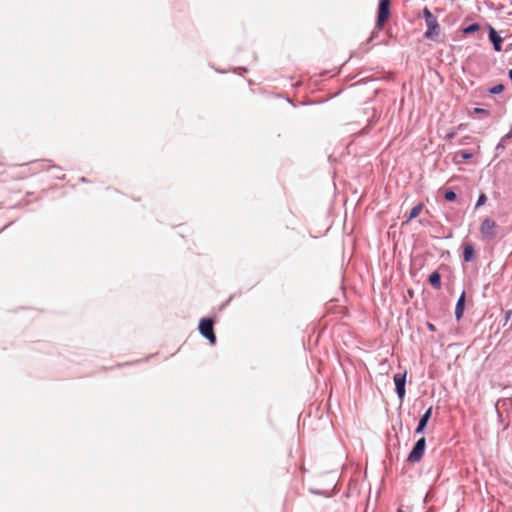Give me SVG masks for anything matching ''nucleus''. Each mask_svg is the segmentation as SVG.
I'll use <instances>...</instances> for the list:
<instances>
[{
    "mask_svg": "<svg viewBox=\"0 0 512 512\" xmlns=\"http://www.w3.org/2000/svg\"><path fill=\"white\" fill-rule=\"evenodd\" d=\"M499 226L498 224L491 218H485L479 227V232L481 235V239L486 242H492L498 235Z\"/></svg>",
    "mask_w": 512,
    "mask_h": 512,
    "instance_id": "obj_1",
    "label": "nucleus"
},
{
    "mask_svg": "<svg viewBox=\"0 0 512 512\" xmlns=\"http://www.w3.org/2000/svg\"><path fill=\"white\" fill-rule=\"evenodd\" d=\"M426 440L424 437L420 438L414 445L412 451L409 453L407 457V461L410 463L419 462L425 452Z\"/></svg>",
    "mask_w": 512,
    "mask_h": 512,
    "instance_id": "obj_2",
    "label": "nucleus"
},
{
    "mask_svg": "<svg viewBox=\"0 0 512 512\" xmlns=\"http://www.w3.org/2000/svg\"><path fill=\"white\" fill-rule=\"evenodd\" d=\"M199 331L203 337L210 341L211 344L216 343V336L213 330V321L211 319H202L199 323Z\"/></svg>",
    "mask_w": 512,
    "mask_h": 512,
    "instance_id": "obj_3",
    "label": "nucleus"
},
{
    "mask_svg": "<svg viewBox=\"0 0 512 512\" xmlns=\"http://www.w3.org/2000/svg\"><path fill=\"white\" fill-rule=\"evenodd\" d=\"M390 0H381L378 7V15L376 21V28L382 29L384 23L388 20L390 15Z\"/></svg>",
    "mask_w": 512,
    "mask_h": 512,
    "instance_id": "obj_4",
    "label": "nucleus"
},
{
    "mask_svg": "<svg viewBox=\"0 0 512 512\" xmlns=\"http://www.w3.org/2000/svg\"><path fill=\"white\" fill-rule=\"evenodd\" d=\"M406 376H407V372L405 371L403 373H397L393 377L394 384H395V390H396L397 396L400 399V401H402L404 399L405 392H406L405 391Z\"/></svg>",
    "mask_w": 512,
    "mask_h": 512,
    "instance_id": "obj_5",
    "label": "nucleus"
},
{
    "mask_svg": "<svg viewBox=\"0 0 512 512\" xmlns=\"http://www.w3.org/2000/svg\"><path fill=\"white\" fill-rule=\"evenodd\" d=\"M427 31L425 32V37L427 39H434L440 34V26L436 17L432 20L426 22Z\"/></svg>",
    "mask_w": 512,
    "mask_h": 512,
    "instance_id": "obj_6",
    "label": "nucleus"
},
{
    "mask_svg": "<svg viewBox=\"0 0 512 512\" xmlns=\"http://www.w3.org/2000/svg\"><path fill=\"white\" fill-rule=\"evenodd\" d=\"M431 414H432V407H429L425 412L424 414L420 417L419 419V422H418V426L416 428V433L418 434H421L424 432L426 426H427V423L431 417Z\"/></svg>",
    "mask_w": 512,
    "mask_h": 512,
    "instance_id": "obj_7",
    "label": "nucleus"
},
{
    "mask_svg": "<svg viewBox=\"0 0 512 512\" xmlns=\"http://www.w3.org/2000/svg\"><path fill=\"white\" fill-rule=\"evenodd\" d=\"M489 39L492 42L493 47L496 51L502 50L503 39L492 27H490Z\"/></svg>",
    "mask_w": 512,
    "mask_h": 512,
    "instance_id": "obj_8",
    "label": "nucleus"
},
{
    "mask_svg": "<svg viewBox=\"0 0 512 512\" xmlns=\"http://www.w3.org/2000/svg\"><path fill=\"white\" fill-rule=\"evenodd\" d=\"M464 308H465V292H462V294L460 295L457 303H456V307H455V317L457 320H460L463 316V313H464Z\"/></svg>",
    "mask_w": 512,
    "mask_h": 512,
    "instance_id": "obj_9",
    "label": "nucleus"
},
{
    "mask_svg": "<svg viewBox=\"0 0 512 512\" xmlns=\"http://www.w3.org/2000/svg\"><path fill=\"white\" fill-rule=\"evenodd\" d=\"M475 250L472 244L466 243L463 245V260L465 262H471L474 259Z\"/></svg>",
    "mask_w": 512,
    "mask_h": 512,
    "instance_id": "obj_10",
    "label": "nucleus"
},
{
    "mask_svg": "<svg viewBox=\"0 0 512 512\" xmlns=\"http://www.w3.org/2000/svg\"><path fill=\"white\" fill-rule=\"evenodd\" d=\"M511 138H512V128H511V129H510V131H509L506 135H504V136L500 139V141L498 142V144H497V146H496V148H495V150H496V155L501 154V153L505 150V148H506V142H508V140H509V139H511Z\"/></svg>",
    "mask_w": 512,
    "mask_h": 512,
    "instance_id": "obj_11",
    "label": "nucleus"
},
{
    "mask_svg": "<svg viewBox=\"0 0 512 512\" xmlns=\"http://www.w3.org/2000/svg\"><path fill=\"white\" fill-rule=\"evenodd\" d=\"M473 157V154L468 151H458L455 153L453 161L456 164H462L463 162L471 159Z\"/></svg>",
    "mask_w": 512,
    "mask_h": 512,
    "instance_id": "obj_12",
    "label": "nucleus"
},
{
    "mask_svg": "<svg viewBox=\"0 0 512 512\" xmlns=\"http://www.w3.org/2000/svg\"><path fill=\"white\" fill-rule=\"evenodd\" d=\"M429 283L432 285L433 288L437 290L441 289V275L438 271H434L429 276Z\"/></svg>",
    "mask_w": 512,
    "mask_h": 512,
    "instance_id": "obj_13",
    "label": "nucleus"
},
{
    "mask_svg": "<svg viewBox=\"0 0 512 512\" xmlns=\"http://www.w3.org/2000/svg\"><path fill=\"white\" fill-rule=\"evenodd\" d=\"M422 209H423L422 203H418L417 205H415L409 213L407 222H410L412 219L416 218L421 213Z\"/></svg>",
    "mask_w": 512,
    "mask_h": 512,
    "instance_id": "obj_14",
    "label": "nucleus"
},
{
    "mask_svg": "<svg viewBox=\"0 0 512 512\" xmlns=\"http://www.w3.org/2000/svg\"><path fill=\"white\" fill-rule=\"evenodd\" d=\"M479 25L477 23H473L466 28L463 29L464 34H471L479 30Z\"/></svg>",
    "mask_w": 512,
    "mask_h": 512,
    "instance_id": "obj_15",
    "label": "nucleus"
},
{
    "mask_svg": "<svg viewBox=\"0 0 512 512\" xmlns=\"http://www.w3.org/2000/svg\"><path fill=\"white\" fill-rule=\"evenodd\" d=\"M503 90H504V85L497 84V85L491 87L488 91L490 94L497 95V94L502 93Z\"/></svg>",
    "mask_w": 512,
    "mask_h": 512,
    "instance_id": "obj_16",
    "label": "nucleus"
},
{
    "mask_svg": "<svg viewBox=\"0 0 512 512\" xmlns=\"http://www.w3.org/2000/svg\"><path fill=\"white\" fill-rule=\"evenodd\" d=\"M486 201H487V196L485 195V193H480L478 200L476 202L475 208L478 209L479 207L484 205L486 203Z\"/></svg>",
    "mask_w": 512,
    "mask_h": 512,
    "instance_id": "obj_17",
    "label": "nucleus"
},
{
    "mask_svg": "<svg viewBox=\"0 0 512 512\" xmlns=\"http://www.w3.org/2000/svg\"><path fill=\"white\" fill-rule=\"evenodd\" d=\"M444 198L447 200V201H454L456 200L457 198V195L454 191L452 190H447L444 194Z\"/></svg>",
    "mask_w": 512,
    "mask_h": 512,
    "instance_id": "obj_18",
    "label": "nucleus"
},
{
    "mask_svg": "<svg viewBox=\"0 0 512 512\" xmlns=\"http://www.w3.org/2000/svg\"><path fill=\"white\" fill-rule=\"evenodd\" d=\"M423 16L425 19V23L432 20L435 17L427 7L423 9Z\"/></svg>",
    "mask_w": 512,
    "mask_h": 512,
    "instance_id": "obj_19",
    "label": "nucleus"
},
{
    "mask_svg": "<svg viewBox=\"0 0 512 512\" xmlns=\"http://www.w3.org/2000/svg\"><path fill=\"white\" fill-rule=\"evenodd\" d=\"M455 135H456V131L455 130H450L449 132H447L445 138L447 140H451V139H453L455 137Z\"/></svg>",
    "mask_w": 512,
    "mask_h": 512,
    "instance_id": "obj_20",
    "label": "nucleus"
},
{
    "mask_svg": "<svg viewBox=\"0 0 512 512\" xmlns=\"http://www.w3.org/2000/svg\"><path fill=\"white\" fill-rule=\"evenodd\" d=\"M512 316V310H507L505 312V321L507 322Z\"/></svg>",
    "mask_w": 512,
    "mask_h": 512,
    "instance_id": "obj_21",
    "label": "nucleus"
},
{
    "mask_svg": "<svg viewBox=\"0 0 512 512\" xmlns=\"http://www.w3.org/2000/svg\"><path fill=\"white\" fill-rule=\"evenodd\" d=\"M475 113L486 114L487 111L485 109H482V108H475Z\"/></svg>",
    "mask_w": 512,
    "mask_h": 512,
    "instance_id": "obj_22",
    "label": "nucleus"
},
{
    "mask_svg": "<svg viewBox=\"0 0 512 512\" xmlns=\"http://www.w3.org/2000/svg\"><path fill=\"white\" fill-rule=\"evenodd\" d=\"M379 30H380V29H377V28L375 27V29H374V30L372 31V33H371V37H370V39H369V40H372L374 37H376V35H377V33H378V31H379Z\"/></svg>",
    "mask_w": 512,
    "mask_h": 512,
    "instance_id": "obj_23",
    "label": "nucleus"
},
{
    "mask_svg": "<svg viewBox=\"0 0 512 512\" xmlns=\"http://www.w3.org/2000/svg\"><path fill=\"white\" fill-rule=\"evenodd\" d=\"M427 328L430 330V331H435V326L431 323H427Z\"/></svg>",
    "mask_w": 512,
    "mask_h": 512,
    "instance_id": "obj_24",
    "label": "nucleus"
},
{
    "mask_svg": "<svg viewBox=\"0 0 512 512\" xmlns=\"http://www.w3.org/2000/svg\"><path fill=\"white\" fill-rule=\"evenodd\" d=\"M508 75H509L510 80L512 81V69L509 70Z\"/></svg>",
    "mask_w": 512,
    "mask_h": 512,
    "instance_id": "obj_25",
    "label": "nucleus"
},
{
    "mask_svg": "<svg viewBox=\"0 0 512 512\" xmlns=\"http://www.w3.org/2000/svg\"><path fill=\"white\" fill-rule=\"evenodd\" d=\"M397 512H404V511H403L402 509H400V508H399V509L397 510Z\"/></svg>",
    "mask_w": 512,
    "mask_h": 512,
    "instance_id": "obj_26",
    "label": "nucleus"
}]
</instances>
